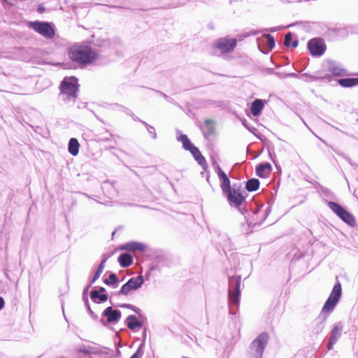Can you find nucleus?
Masks as SVG:
<instances>
[{
    "mask_svg": "<svg viewBox=\"0 0 358 358\" xmlns=\"http://www.w3.org/2000/svg\"><path fill=\"white\" fill-rule=\"evenodd\" d=\"M104 283L108 285H116L117 283V278L115 273H111L108 278L104 280Z\"/></svg>",
    "mask_w": 358,
    "mask_h": 358,
    "instance_id": "nucleus-30",
    "label": "nucleus"
},
{
    "mask_svg": "<svg viewBox=\"0 0 358 358\" xmlns=\"http://www.w3.org/2000/svg\"><path fill=\"white\" fill-rule=\"evenodd\" d=\"M215 169L217 173L218 178L220 180V187L222 192L225 194L231 190L230 180L226 173L222 171L219 164L213 162V163Z\"/></svg>",
    "mask_w": 358,
    "mask_h": 358,
    "instance_id": "nucleus-8",
    "label": "nucleus"
},
{
    "mask_svg": "<svg viewBox=\"0 0 358 358\" xmlns=\"http://www.w3.org/2000/svg\"><path fill=\"white\" fill-rule=\"evenodd\" d=\"M289 75L294 76L295 74L294 73H292V74H289Z\"/></svg>",
    "mask_w": 358,
    "mask_h": 358,
    "instance_id": "nucleus-42",
    "label": "nucleus"
},
{
    "mask_svg": "<svg viewBox=\"0 0 358 358\" xmlns=\"http://www.w3.org/2000/svg\"><path fill=\"white\" fill-rule=\"evenodd\" d=\"M178 140L180 141L182 143V146L185 150H187L191 148V146L193 145V144L191 143V141L189 140L188 137L185 134L180 135Z\"/></svg>",
    "mask_w": 358,
    "mask_h": 358,
    "instance_id": "nucleus-27",
    "label": "nucleus"
},
{
    "mask_svg": "<svg viewBox=\"0 0 358 358\" xmlns=\"http://www.w3.org/2000/svg\"><path fill=\"white\" fill-rule=\"evenodd\" d=\"M264 36L267 39V46H268V48L270 50L273 49L275 47V39H274V38L271 35H270L268 34H265Z\"/></svg>",
    "mask_w": 358,
    "mask_h": 358,
    "instance_id": "nucleus-31",
    "label": "nucleus"
},
{
    "mask_svg": "<svg viewBox=\"0 0 358 358\" xmlns=\"http://www.w3.org/2000/svg\"><path fill=\"white\" fill-rule=\"evenodd\" d=\"M105 291H106V289L104 287H100L99 290L98 292L100 294V293H103Z\"/></svg>",
    "mask_w": 358,
    "mask_h": 358,
    "instance_id": "nucleus-38",
    "label": "nucleus"
},
{
    "mask_svg": "<svg viewBox=\"0 0 358 358\" xmlns=\"http://www.w3.org/2000/svg\"><path fill=\"white\" fill-rule=\"evenodd\" d=\"M259 187V181L258 179L252 178L246 182V189L249 192L256 191Z\"/></svg>",
    "mask_w": 358,
    "mask_h": 358,
    "instance_id": "nucleus-24",
    "label": "nucleus"
},
{
    "mask_svg": "<svg viewBox=\"0 0 358 358\" xmlns=\"http://www.w3.org/2000/svg\"><path fill=\"white\" fill-rule=\"evenodd\" d=\"M247 129L254 134H255V131H257V129L255 127H247Z\"/></svg>",
    "mask_w": 358,
    "mask_h": 358,
    "instance_id": "nucleus-36",
    "label": "nucleus"
},
{
    "mask_svg": "<svg viewBox=\"0 0 358 358\" xmlns=\"http://www.w3.org/2000/svg\"><path fill=\"white\" fill-rule=\"evenodd\" d=\"M29 27L43 37L52 38L55 36V30L52 25L45 22H30Z\"/></svg>",
    "mask_w": 358,
    "mask_h": 358,
    "instance_id": "nucleus-7",
    "label": "nucleus"
},
{
    "mask_svg": "<svg viewBox=\"0 0 358 358\" xmlns=\"http://www.w3.org/2000/svg\"><path fill=\"white\" fill-rule=\"evenodd\" d=\"M90 296L93 301H95L96 299H99V301L101 302H104L108 299V296L106 294H100L97 290H92L91 292Z\"/></svg>",
    "mask_w": 358,
    "mask_h": 358,
    "instance_id": "nucleus-26",
    "label": "nucleus"
},
{
    "mask_svg": "<svg viewBox=\"0 0 358 358\" xmlns=\"http://www.w3.org/2000/svg\"><path fill=\"white\" fill-rule=\"evenodd\" d=\"M132 118L134 120H139V119L136 117L135 115H131Z\"/></svg>",
    "mask_w": 358,
    "mask_h": 358,
    "instance_id": "nucleus-39",
    "label": "nucleus"
},
{
    "mask_svg": "<svg viewBox=\"0 0 358 358\" xmlns=\"http://www.w3.org/2000/svg\"><path fill=\"white\" fill-rule=\"evenodd\" d=\"M88 310H90V312H92V310H90V307H88Z\"/></svg>",
    "mask_w": 358,
    "mask_h": 358,
    "instance_id": "nucleus-45",
    "label": "nucleus"
},
{
    "mask_svg": "<svg viewBox=\"0 0 358 358\" xmlns=\"http://www.w3.org/2000/svg\"><path fill=\"white\" fill-rule=\"evenodd\" d=\"M243 125L245 127V128L247 129V127H249L248 125H247L245 122H243Z\"/></svg>",
    "mask_w": 358,
    "mask_h": 358,
    "instance_id": "nucleus-40",
    "label": "nucleus"
},
{
    "mask_svg": "<svg viewBox=\"0 0 358 358\" xmlns=\"http://www.w3.org/2000/svg\"><path fill=\"white\" fill-rule=\"evenodd\" d=\"M118 262L122 267H128L132 264L133 258L129 254H121L118 257Z\"/></svg>",
    "mask_w": 358,
    "mask_h": 358,
    "instance_id": "nucleus-20",
    "label": "nucleus"
},
{
    "mask_svg": "<svg viewBox=\"0 0 358 358\" xmlns=\"http://www.w3.org/2000/svg\"><path fill=\"white\" fill-rule=\"evenodd\" d=\"M264 107V101L262 99H255L251 104L250 110L254 116L260 115Z\"/></svg>",
    "mask_w": 358,
    "mask_h": 358,
    "instance_id": "nucleus-16",
    "label": "nucleus"
},
{
    "mask_svg": "<svg viewBox=\"0 0 358 358\" xmlns=\"http://www.w3.org/2000/svg\"><path fill=\"white\" fill-rule=\"evenodd\" d=\"M271 171V165L268 163L261 164L256 168V174L261 178L268 177Z\"/></svg>",
    "mask_w": 358,
    "mask_h": 358,
    "instance_id": "nucleus-14",
    "label": "nucleus"
},
{
    "mask_svg": "<svg viewBox=\"0 0 358 358\" xmlns=\"http://www.w3.org/2000/svg\"><path fill=\"white\" fill-rule=\"evenodd\" d=\"M80 144L76 138H71L69 141L68 150L73 156H76L79 152Z\"/></svg>",
    "mask_w": 358,
    "mask_h": 358,
    "instance_id": "nucleus-19",
    "label": "nucleus"
},
{
    "mask_svg": "<svg viewBox=\"0 0 358 358\" xmlns=\"http://www.w3.org/2000/svg\"><path fill=\"white\" fill-rule=\"evenodd\" d=\"M275 29H271V31H275Z\"/></svg>",
    "mask_w": 358,
    "mask_h": 358,
    "instance_id": "nucleus-41",
    "label": "nucleus"
},
{
    "mask_svg": "<svg viewBox=\"0 0 358 358\" xmlns=\"http://www.w3.org/2000/svg\"><path fill=\"white\" fill-rule=\"evenodd\" d=\"M187 150H189L192 153L194 158L199 165H201L202 167H204L206 165L205 158L203 157L199 150L196 146L193 145L192 146H191L190 148L187 149Z\"/></svg>",
    "mask_w": 358,
    "mask_h": 358,
    "instance_id": "nucleus-15",
    "label": "nucleus"
},
{
    "mask_svg": "<svg viewBox=\"0 0 358 358\" xmlns=\"http://www.w3.org/2000/svg\"><path fill=\"white\" fill-rule=\"evenodd\" d=\"M103 315L107 318L108 322L117 323L121 318V312L113 310L112 307H108L103 311Z\"/></svg>",
    "mask_w": 358,
    "mask_h": 358,
    "instance_id": "nucleus-12",
    "label": "nucleus"
},
{
    "mask_svg": "<svg viewBox=\"0 0 358 358\" xmlns=\"http://www.w3.org/2000/svg\"><path fill=\"white\" fill-rule=\"evenodd\" d=\"M327 68L328 71L336 76H344L348 74V71L341 64L334 61H329Z\"/></svg>",
    "mask_w": 358,
    "mask_h": 358,
    "instance_id": "nucleus-11",
    "label": "nucleus"
},
{
    "mask_svg": "<svg viewBox=\"0 0 358 358\" xmlns=\"http://www.w3.org/2000/svg\"><path fill=\"white\" fill-rule=\"evenodd\" d=\"M336 343V341L329 339V343H328V345H327L328 349H329V350L332 349V348H333L334 345Z\"/></svg>",
    "mask_w": 358,
    "mask_h": 358,
    "instance_id": "nucleus-35",
    "label": "nucleus"
},
{
    "mask_svg": "<svg viewBox=\"0 0 358 358\" xmlns=\"http://www.w3.org/2000/svg\"><path fill=\"white\" fill-rule=\"evenodd\" d=\"M214 124L210 120H206L204 122V134L210 135L214 133Z\"/></svg>",
    "mask_w": 358,
    "mask_h": 358,
    "instance_id": "nucleus-25",
    "label": "nucleus"
},
{
    "mask_svg": "<svg viewBox=\"0 0 358 358\" xmlns=\"http://www.w3.org/2000/svg\"><path fill=\"white\" fill-rule=\"evenodd\" d=\"M146 127L148 131V132L152 135V138L155 139L157 138V134L155 131V128L148 124H147L145 122L140 120Z\"/></svg>",
    "mask_w": 358,
    "mask_h": 358,
    "instance_id": "nucleus-33",
    "label": "nucleus"
},
{
    "mask_svg": "<svg viewBox=\"0 0 358 358\" xmlns=\"http://www.w3.org/2000/svg\"><path fill=\"white\" fill-rule=\"evenodd\" d=\"M127 327L129 329L134 330L136 327H141L142 323L139 322L135 315H129L127 318Z\"/></svg>",
    "mask_w": 358,
    "mask_h": 358,
    "instance_id": "nucleus-22",
    "label": "nucleus"
},
{
    "mask_svg": "<svg viewBox=\"0 0 358 358\" xmlns=\"http://www.w3.org/2000/svg\"><path fill=\"white\" fill-rule=\"evenodd\" d=\"M229 304L238 306L241 296V278L234 276L229 280Z\"/></svg>",
    "mask_w": 358,
    "mask_h": 358,
    "instance_id": "nucleus-4",
    "label": "nucleus"
},
{
    "mask_svg": "<svg viewBox=\"0 0 358 358\" xmlns=\"http://www.w3.org/2000/svg\"><path fill=\"white\" fill-rule=\"evenodd\" d=\"M341 285L340 282L336 283L334 286L329 298L322 307V315L319 316L315 320L314 323L316 326L315 331L317 334L320 333L323 330L328 315L334 310L341 297Z\"/></svg>",
    "mask_w": 358,
    "mask_h": 358,
    "instance_id": "nucleus-1",
    "label": "nucleus"
},
{
    "mask_svg": "<svg viewBox=\"0 0 358 358\" xmlns=\"http://www.w3.org/2000/svg\"><path fill=\"white\" fill-rule=\"evenodd\" d=\"M143 282L144 280L143 276L138 275L130 278L127 283L128 284V286H130V287L133 288L134 290H136L142 286Z\"/></svg>",
    "mask_w": 358,
    "mask_h": 358,
    "instance_id": "nucleus-18",
    "label": "nucleus"
},
{
    "mask_svg": "<svg viewBox=\"0 0 358 358\" xmlns=\"http://www.w3.org/2000/svg\"><path fill=\"white\" fill-rule=\"evenodd\" d=\"M328 206L339 218L348 225L354 227L356 224L354 216L338 203L329 201Z\"/></svg>",
    "mask_w": 358,
    "mask_h": 358,
    "instance_id": "nucleus-6",
    "label": "nucleus"
},
{
    "mask_svg": "<svg viewBox=\"0 0 358 358\" xmlns=\"http://www.w3.org/2000/svg\"><path fill=\"white\" fill-rule=\"evenodd\" d=\"M122 250H125L128 251H144L145 249V246L140 243L137 242H130L125 243L121 248Z\"/></svg>",
    "mask_w": 358,
    "mask_h": 358,
    "instance_id": "nucleus-17",
    "label": "nucleus"
},
{
    "mask_svg": "<svg viewBox=\"0 0 358 358\" xmlns=\"http://www.w3.org/2000/svg\"><path fill=\"white\" fill-rule=\"evenodd\" d=\"M143 343H141L136 352L130 358H141L143 355Z\"/></svg>",
    "mask_w": 358,
    "mask_h": 358,
    "instance_id": "nucleus-34",
    "label": "nucleus"
},
{
    "mask_svg": "<svg viewBox=\"0 0 358 358\" xmlns=\"http://www.w3.org/2000/svg\"><path fill=\"white\" fill-rule=\"evenodd\" d=\"M338 83L343 87H351L358 85V78L340 79Z\"/></svg>",
    "mask_w": 358,
    "mask_h": 358,
    "instance_id": "nucleus-21",
    "label": "nucleus"
},
{
    "mask_svg": "<svg viewBox=\"0 0 358 358\" xmlns=\"http://www.w3.org/2000/svg\"><path fill=\"white\" fill-rule=\"evenodd\" d=\"M308 48L310 54L314 56H321L325 50L322 40L319 38L311 39L308 43Z\"/></svg>",
    "mask_w": 358,
    "mask_h": 358,
    "instance_id": "nucleus-10",
    "label": "nucleus"
},
{
    "mask_svg": "<svg viewBox=\"0 0 358 358\" xmlns=\"http://www.w3.org/2000/svg\"><path fill=\"white\" fill-rule=\"evenodd\" d=\"M292 36L291 33H287L285 36V41H284L285 45L287 47H289L292 45V47L296 48L298 45V41L296 40H295L292 43Z\"/></svg>",
    "mask_w": 358,
    "mask_h": 358,
    "instance_id": "nucleus-29",
    "label": "nucleus"
},
{
    "mask_svg": "<svg viewBox=\"0 0 358 358\" xmlns=\"http://www.w3.org/2000/svg\"><path fill=\"white\" fill-rule=\"evenodd\" d=\"M69 58L80 64H90L97 60L99 53L88 45H78L72 47L69 52Z\"/></svg>",
    "mask_w": 358,
    "mask_h": 358,
    "instance_id": "nucleus-2",
    "label": "nucleus"
},
{
    "mask_svg": "<svg viewBox=\"0 0 358 358\" xmlns=\"http://www.w3.org/2000/svg\"><path fill=\"white\" fill-rule=\"evenodd\" d=\"M131 290H134L133 288L130 287V286H128V284L126 282L121 287L118 294L128 295Z\"/></svg>",
    "mask_w": 358,
    "mask_h": 358,
    "instance_id": "nucleus-32",
    "label": "nucleus"
},
{
    "mask_svg": "<svg viewBox=\"0 0 358 358\" xmlns=\"http://www.w3.org/2000/svg\"><path fill=\"white\" fill-rule=\"evenodd\" d=\"M78 92V82L74 78H64L60 85V96L64 101L75 99Z\"/></svg>",
    "mask_w": 358,
    "mask_h": 358,
    "instance_id": "nucleus-3",
    "label": "nucleus"
},
{
    "mask_svg": "<svg viewBox=\"0 0 358 358\" xmlns=\"http://www.w3.org/2000/svg\"><path fill=\"white\" fill-rule=\"evenodd\" d=\"M105 262H106V260H103L100 263L96 271L95 272L93 278H92V280H91L92 284L94 283L100 277L101 274L103 273V271L105 267Z\"/></svg>",
    "mask_w": 358,
    "mask_h": 358,
    "instance_id": "nucleus-28",
    "label": "nucleus"
},
{
    "mask_svg": "<svg viewBox=\"0 0 358 358\" xmlns=\"http://www.w3.org/2000/svg\"><path fill=\"white\" fill-rule=\"evenodd\" d=\"M4 305V301L2 297L0 296V310L3 308Z\"/></svg>",
    "mask_w": 358,
    "mask_h": 358,
    "instance_id": "nucleus-37",
    "label": "nucleus"
},
{
    "mask_svg": "<svg viewBox=\"0 0 358 358\" xmlns=\"http://www.w3.org/2000/svg\"><path fill=\"white\" fill-rule=\"evenodd\" d=\"M227 199L230 203L239 206L244 201L245 197L235 189H232L226 193Z\"/></svg>",
    "mask_w": 358,
    "mask_h": 358,
    "instance_id": "nucleus-13",
    "label": "nucleus"
},
{
    "mask_svg": "<svg viewBox=\"0 0 358 358\" xmlns=\"http://www.w3.org/2000/svg\"><path fill=\"white\" fill-rule=\"evenodd\" d=\"M268 334L263 332L252 342L250 352L255 358H262L264 350L268 343Z\"/></svg>",
    "mask_w": 358,
    "mask_h": 358,
    "instance_id": "nucleus-5",
    "label": "nucleus"
},
{
    "mask_svg": "<svg viewBox=\"0 0 358 358\" xmlns=\"http://www.w3.org/2000/svg\"><path fill=\"white\" fill-rule=\"evenodd\" d=\"M38 10H39V11L42 10V8H38Z\"/></svg>",
    "mask_w": 358,
    "mask_h": 358,
    "instance_id": "nucleus-43",
    "label": "nucleus"
},
{
    "mask_svg": "<svg viewBox=\"0 0 358 358\" xmlns=\"http://www.w3.org/2000/svg\"><path fill=\"white\" fill-rule=\"evenodd\" d=\"M342 331V326L340 323L336 324L331 330L329 339L337 341L341 337Z\"/></svg>",
    "mask_w": 358,
    "mask_h": 358,
    "instance_id": "nucleus-23",
    "label": "nucleus"
},
{
    "mask_svg": "<svg viewBox=\"0 0 358 358\" xmlns=\"http://www.w3.org/2000/svg\"><path fill=\"white\" fill-rule=\"evenodd\" d=\"M215 47L222 52H230L234 50L236 45V40L234 38H220L215 43Z\"/></svg>",
    "mask_w": 358,
    "mask_h": 358,
    "instance_id": "nucleus-9",
    "label": "nucleus"
},
{
    "mask_svg": "<svg viewBox=\"0 0 358 358\" xmlns=\"http://www.w3.org/2000/svg\"><path fill=\"white\" fill-rule=\"evenodd\" d=\"M88 310H90V312H92V310H90V307H88Z\"/></svg>",
    "mask_w": 358,
    "mask_h": 358,
    "instance_id": "nucleus-44",
    "label": "nucleus"
}]
</instances>
